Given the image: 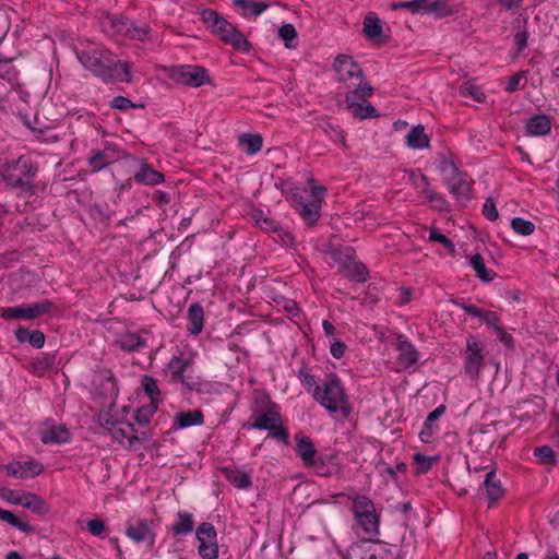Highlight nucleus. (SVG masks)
Wrapping results in <instances>:
<instances>
[{"label": "nucleus", "mask_w": 559, "mask_h": 559, "mask_svg": "<svg viewBox=\"0 0 559 559\" xmlns=\"http://www.w3.org/2000/svg\"><path fill=\"white\" fill-rule=\"evenodd\" d=\"M79 59L85 68L105 80L131 82L130 63H121L119 60H115L108 51H82Z\"/></svg>", "instance_id": "f257e3e1"}, {"label": "nucleus", "mask_w": 559, "mask_h": 559, "mask_svg": "<svg viewBox=\"0 0 559 559\" xmlns=\"http://www.w3.org/2000/svg\"><path fill=\"white\" fill-rule=\"evenodd\" d=\"M333 68L337 74V80L344 84L347 92L355 91L368 94L374 91L372 85L366 80L362 68L349 55H338L335 58Z\"/></svg>", "instance_id": "f03ea898"}, {"label": "nucleus", "mask_w": 559, "mask_h": 559, "mask_svg": "<svg viewBox=\"0 0 559 559\" xmlns=\"http://www.w3.org/2000/svg\"><path fill=\"white\" fill-rule=\"evenodd\" d=\"M313 396L329 412H340L343 418H347L350 415L352 408L341 381L336 376H330L323 383V389L320 385H316Z\"/></svg>", "instance_id": "7ed1b4c3"}, {"label": "nucleus", "mask_w": 559, "mask_h": 559, "mask_svg": "<svg viewBox=\"0 0 559 559\" xmlns=\"http://www.w3.org/2000/svg\"><path fill=\"white\" fill-rule=\"evenodd\" d=\"M353 511L366 534L377 535L379 533V518L374 504L369 498L365 496L355 497Z\"/></svg>", "instance_id": "20e7f679"}, {"label": "nucleus", "mask_w": 559, "mask_h": 559, "mask_svg": "<svg viewBox=\"0 0 559 559\" xmlns=\"http://www.w3.org/2000/svg\"><path fill=\"white\" fill-rule=\"evenodd\" d=\"M373 92L370 91L366 95L359 91L346 92L345 103L347 111L358 119L379 117L377 109L367 100L373 95Z\"/></svg>", "instance_id": "39448f33"}, {"label": "nucleus", "mask_w": 559, "mask_h": 559, "mask_svg": "<svg viewBox=\"0 0 559 559\" xmlns=\"http://www.w3.org/2000/svg\"><path fill=\"white\" fill-rule=\"evenodd\" d=\"M197 537L200 543L199 555L203 559H216L218 556V546L214 526L209 522L201 523L197 528Z\"/></svg>", "instance_id": "423d86ee"}, {"label": "nucleus", "mask_w": 559, "mask_h": 559, "mask_svg": "<svg viewBox=\"0 0 559 559\" xmlns=\"http://www.w3.org/2000/svg\"><path fill=\"white\" fill-rule=\"evenodd\" d=\"M483 350L484 345L481 342L476 336L471 335L466 342L464 369L472 379H476L479 376L480 367L484 362Z\"/></svg>", "instance_id": "0eeeda50"}, {"label": "nucleus", "mask_w": 559, "mask_h": 559, "mask_svg": "<svg viewBox=\"0 0 559 559\" xmlns=\"http://www.w3.org/2000/svg\"><path fill=\"white\" fill-rule=\"evenodd\" d=\"M308 183L311 187L312 200L308 203L301 202L300 215L308 224H314L320 217L321 204L323 197L326 192V188L323 186H317L314 178L310 177Z\"/></svg>", "instance_id": "6e6552de"}, {"label": "nucleus", "mask_w": 559, "mask_h": 559, "mask_svg": "<svg viewBox=\"0 0 559 559\" xmlns=\"http://www.w3.org/2000/svg\"><path fill=\"white\" fill-rule=\"evenodd\" d=\"M213 33L217 35L222 41L230 45L236 50L249 51L251 49V45L247 38L235 25L225 19L223 22H219V25Z\"/></svg>", "instance_id": "1a4fd4ad"}, {"label": "nucleus", "mask_w": 559, "mask_h": 559, "mask_svg": "<svg viewBox=\"0 0 559 559\" xmlns=\"http://www.w3.org/2000/svg\"><path fill=\"white\" fill-rule=\"evenodd\" d=\"M173 78L181 84L199 87L210 82L207 71L199 66H182L174 70Z\"/></svg>", "instance_id": "9d476101"}, {"label": "nucleus", "mask_w": 559, "mask_h": 559, "mask_svg": "<svg viewBox=\"0 0 559 559\" xmlns=\"http://www.w3.org/2000/svg\"><path fill=\"white\" fill-rule=\"evenodd\" d=\"M52 307V302L50 301H44V302H37L28 307H12L7 308L2 317L5 319H35L46 312H48Z\"/></svg>", "instance_id": "9b49d317"}, {"label": "nucleus", "mask_w": 559, "mask_h": 559, "mask_svg": "<svg viewBox=\"0 0 559 559\" xmlns=\"http://www.w3.org/2000/svg\"><path fill=\"white\" fill-rule=\"evenodd\" d=\"M15 168L26 169L24 176L20 177L15 176L13 173H10L5 177L7 182L13 188H21L25 192H33V185L31 179L34 176L35 171L33 170L32 166H28L26 160L19 158L15 164Z\"/></svg>", "instance_id": "f8f14e48"}, {"label": "nucleus", "mask_w": 559, "mask_h": 559, "mask_svg": "<svg viewBox=\"0 0 559 559\" xmlns=\"http://www.w3.org/2000/svg\"><path fill=\"white\" fill-rule=\"evenodd\" d=\"M448 186L455 198L471 200L472 186L466 179V174L462 173L459 168L454 169V174L448 180Z\"/></svg>", "instance_id": "ddd939ff"}, {"label": "nucleus", "mask_w": 559, "mask_h": 559, "mask_svg": "<svg viewBox=\"0 0 559 559\" xmlns=\"http://www.w3.org/2000/svg\"><path fill=\"white\" fill-rule=\"evenodd\" d=\"M5 471L9 475L19 477L22 479L35 477L43 473L44 466L40 463L29 462H13L5 465Z\"/></svg>", "instance_id": "4468645a"}, {"label": "nucleus", "mask_w": 559, "mask_h": 559, "mask_svg": "<svg viewBox=\"0 0 559 559\" xmlns=\"http://www.w3.org/2000/svg\"><path fill=\"white\" fill-rule=\"evenodd\" d=\"M254 421L252 428L260 430H273L282 425V417L277 411V406H271L264 412L253 415Z\"/></svg>", "instance_id": "2eb2a0df"}, {"label": "nucleus", "mask_w": 559, "mask_h": 559, "mask_svg": "<svg viewBox=\"0 0 559 559\" xmlns=\"http://www.w3.org/2000/svg\"><path fill=\"white\" fill-rule=\"evenodd\" d=\"M152 525V521L142 520L135 525L129 526L127 528V535L136 543L146 542L152 546L155 543V534Z\"/></svg>", "instance_id": "dca6fc26"}, {"label": "nucleus", "mask_w": 559, "mask_h": 559, "mask_svg": "<svg viewBox=\"0 0 559 559\" xmlns=\"http://www.w3.org/2000/svg\"><path fill=\"white\" fill-rule=\"evenodd\" d=\"M295 439L296 451L302 460L304 464L308 467L316 466L317 450L313 441L309 437L299 433L295 436Z\"/></svg>", "instance_id": "f3484780"}, {"label": "nucleus", "mask_w": 559, "mask_h": 559, "mask_svg": "<svg viewBox=\"0 0 559 559\" xmlns=\"http://www.w3.org/2000/svg\"><path fill=\"white\" fill-rule=\"evenodd\" d=\"M497 423L485 426L477 433L473 435L471 439V443L475 447L477 451H484L490 449L497 438Z\"/></svg>", "instance_id": "a211bd4d"}, {"label": "nucleus", "mask_w": 559, "mask_h": 559, "mask_svg": "<svg viewBox=\"0 0 559 559\" xmlns=\"http://www.w3.org/2000/svg\"><path fill=\"white\" fill-rule=\"evenodd\" d=\"M70 439V432L63 425L60 426H48L40 432V440L43 443H63Z\"/></svg>", "instance_id": "6ab92c4d"}, {"label": "nucleus", "mask_w": 559, "mask_h": 559, "mask_svg": "<svg viewBox=\"0 0 559 559\" xmlns=\"http://www.w3.org/2000/svg\"><path fill=\"white\" fill-rule=\"evenodd\" d=\"M397 350L400 353L399 364L404 368H409L418 360V352L414 345L406 340H402V336L399 337Z\"/></svg>", "instance_id": "aec40b11"}, {"label": "nucleus", "mask_w": 559, "mask_h": 559, "mask_svg": "<svg viewBox=\"0 0 559 559\" xmlns=\"http://www.w3.org/2000/svg\"><path fill=\"white\" fill-rule=\"evenodd\" d=\"M21 506L39 515H46L50 511L49 504L40 496L33 492L22 493Z\"/></svg>", "instance_id": "412c9836"}, {"label": "nucleus", "mask_w": 559, "mask_h": 559, "mask_svg": "<svg viewBox=\"0 0 559 559\" xmlns=\"http://www.w3.org/2000/svg\"><path fill=\"white\" fill-rule=\"evenodd\" d=\"M93 383L99 389L102 395H110L116 391L114 376L109 369H99L96 371Z\"/></svg>", "instance_id": "4be33fe9"}, {"label": "nucleus", "mask_w": 559, "mask_h": 559, "mask_svg": "<svg viewBox=\"0 0 559 559\" xmlns=\"http://www.w3.org/2000/svg\"><path fill=\"white\" fill-rule=\"evenodd\" d=\"M526 132L531 135H545L551 129V122L548 116L537 115L532 117L526 123Z\"/></svg>", "instance_id": "5701e85b"}, {"label": "nucleus", "mask_w": 559, "mask_h": 559, "mask_svg": "<svg viewBox=\"0 0 559 559\" xmlns=\"http://www.w3.org/2000/svg\"><path fill=\"white\" fill-rule=\"evenodd\" d=\"M188 331L191 334L198 335L201 333L204 322V311L199 304H193L190 306L188 311Z\"/></svg>", "instance_id": "b1692460"}, {"label": "nucleus", "mask_w": 559, "mask_h": 559, "mask_svg": "<svg viewBox=\"0 0 559 559\" xmlns=\"http://www.w3.org/2000/svg\"><path fill=\"white\" fill-rule=\"evenodd\" d=\"M484 484L490 503L499 500L503 496L504 490L501 486L500 479L497 477L496 471L487 473Z\"/></svg>", "instance_id": "393cba45"}, {"label": "nucleus", "mask_w": 559, "mask_h": 559, "mask_svg": "<svg viewBox=\"0 0 559 559\" xmlns=\"http://www.w3.org/2000/svg\"><path fill=\"white\" fill-rule=\"evenodd\" d=\"M408 146L413 148H428L430 146L429 136L425 133L421 124L414 127L406 136Z\"/></svg>", "instance_id": "a878e982"}, {"label": "nucleus", "mask_w": 559, "mask_h": 559, "mask_svg": "<svg viewBox=\"0 0 559 559\" xmlns=\"http://www.w3.org/2000/svg\"><path fill=\"white\" fill-rule=\"evenodd\" d=\"M134 179L145 185H158L164 181V176L159 171L153 169L150 165L143 164L135 174Z\"/></svg>", "instance_id": "bb28decb"}, {"label": "nucleus", "mask_w": 559, "mask_h": 559, "mask_svg": "<svg viewBox=\"0 0 559 559\" xmlns=\"http://www.w3.org/2000/svg\"><path fill=\"white\" fill-rule=\"evenodd\" d=\"M239 144L246 147L249 155L258 153L263 145V139L258 133H242L238 138Z\"/></svg>", "instance_id": "cd10ccee"}, {"label": "nucleus", "mask_w": 559, "mask_h": 559, "mask_svg": "<svg viewBox=\"0 0 559 559\" xmlns=\"http://www.w3.org/2000/svg\"><path fill=\"white\" fill-rule=\"evenodd\" d=\"M234 4L242 9L243 14L258 16L269 8V3L255 0H234Z\"/></svg>", "instance_id": "c85d7f7f"}, {"label": "nucleus", "mask_w": 559, "mask_h": 559, "mask_svg": "<svg viewBox=\"0 0 559 559\" xmlns=\"http://www.w3.org/2000/svg\"><path fill=\"white\" fill-rule=\"evenodd\" d=\"M382 25L378 16L368 14L364 20V34L371 40H376L381 36Z\"/></svg>", "instance_id": "c756f323"}, {"label": "nucleus", "mask_w": 559, "mask_h": 559, "mask_svg": "<svg viewBox=\"0 0 559 559\" xmlns=\"http://www.w3.org/2000/svg\"><path fill=\"white\" fill-rule=\"evenodd\" d=\"M203 423V413L199 409L191 412H181L176 416V424L180 428L201 425Z\"/></svg>", "instance_id": "7c9ffc66"}, {"label": "nucleus", "mask_w": 559, "mask_h": 559, "mask_svg": "<svg viewBox=\"0 0 559 559\" xmlns=\"http://www.w3.org/2000/svg\"><path fill=\"white\" fill-rule=\"evenodd\" d=\"M133 432L134 427L132 424L116 425L112 428V436L120 442H122L124 438L128 439L129 445L140 441L139 437H136Z\"/></svg>", "instance_id": "2f4dec72"}, {"label": "nucleus", "mask_w": 559, "mask_h": 559, "mask_svg": "<svg viewBox=\"0 0 559 559\" xmlns=\"http://www.w3.org/2000/svg\"><path fill=\"white\" fill-rule=\"evenodd\" d=\"M0 520L11 524L14 527H17L19 530L26 534H31L34 532V527L29 523L21 521L11 511L0 509Z\"/></svg>", "instance_id": "473e14b6"}, {"label": "nucleus", "mask_w": 559, "mask_h": 559, "mask_svg": "<svg viewBox=\"0 0 559 559\" xmlns=\"http://www.w3.org/2000/svg\"><path fill=\"white\" fill-rule=\"evenodd\" d=\"M123 350L133 352L144 346L145 342L135 333H124L117 341Z\"/></svg>", "instance_id": "72a5a7b5"}, {"label": "nucleus", "mask_w": 559, "mask_h": 559, "mask_svg": "<svg viewBox=\"0 0 559 559\" xmlns=\"http://www.w3.org/2000/svg\"><path fill=\"white\" fill-rule=\"evenodd\" d=\"M348 266L349 267L346 269L345 272H346V276L349 280L361 282V283H365L367 281L369 272H368L367 266L364 263L352 260V262Z\"/></svg>", "instance_id": "f704fd0d"}, {"label": "nucleus", "mask_w": 559, "mask_h": 559, "mask_svg": "<svg viewBox=\"0 0 559 559\" xmlns=\"http://www.w3.org/2000/svg\"><path fill=\"white\" fill-rule=\"evenodd\" d=\"M424 10L428 13H433L437 16H449L453 13V10L447 0H437L430 2L426 0Z\"/></svg>", "instance_id": "c9c22d12"}, {"label": "nucleus", "mask_w": 559, "mask_h": 559, "mask_svg": "<svg viewBox=\"0 0 559 559\" xmlns=\"http://www.w3.org/2000/svg\"><path fill=\"white\" fill-rule=\"evenodd\" d=\"M193 519L190 513L179 512L178 521L173 525V533L175 535L190 533L193 528Z\"/></svg>", "instance_id": "e433bc0d"}, {"label": "nucleus", "mask_w": 559, "mask_h": 559, "mask_svg": "<svg viewBox=\"0 0 559 559\" xmlns=\"http://www.w3.org/2000/svg\"><path fill=\"white\" fill-rule=\"evenodd\" d=\"M420 181L423 186V194L430 201V202H437V207L440 211L447 210V202L443 198H441L438 193H436L433 190L429 189V179L426 175L420 176Z\"/></svg>", "instance_id": "4c0bfd02"}, {"label": "nucleus", "mask_w": 559, "mask_h": 559, "mask_svg": "<svg viewBox=\"0 0 559 559\" xmlns=\"http://www.w3.org/2000/svg\"><path fill=\"white\" fill-rule=\"evenodd\" d=\"M142 385H143L145 393L147 394V396L151 400L150 403H154V404H156V406H158L160 392H159V389L157 386L155 379H153L150 376H144L142 379Z\"/></svg>", "instance_id": "58836bf2"}, {"label": "nucleus", "mask_w": 559, "mask_h": 559, "mask_svg": "<svg viewBox=\"0 0 559 559\" xmlns=\"http://www.w3.org/2000/svg\"><path fill=\"white\" fill-rule=\"evenodd\" d=\"M471 264L473 269L475 270L477 276L484 281V282H490L492 280V276L490 275V272L487 270L484 258L480 253H475L471 259Z\"/></svg>", "instance_id": "ea45409f"}, {"label": "nucleus", "mask_w": 559, "mask_h": 559, "mask_svg": "<svg viewBox=\"0 0 559 559\" xmlns=\"http://www.w3.org/2000/svg\"><path fill=\"white\" fill-rule=\"evenodd\" d=\"M460 93L463 96H471L474 100L478 103H484L486 99V96L481 88L477 85H475L472 81L465 82L460 86Z\"/></svg>", "instance_id": "a19ab883"}, {"label": "nucleus", "mask_w": 559, "mask_h": 559, "mask_svg": "<svg viewBox=\"0 0 559 559\" xmlns=\"http://www.w3.org/2000/svg\"><path fill=\"white\" fill-rule=\"evenodd\" d=\"M438 461V456H426L421 453L414 455V462L416 464V474H423L428 472L432 464Z\"/></svg>", "instance_id": "79ce46f5"}, {"label": "nucleus", "mask_w": 559, "mask_h": 559, "mask_svg": "<svg viewBox=\"0 0 559 559\" xmlns=\"http://www.w3.org/2000/svg\"><path fill=\"white\" fill-rule=\"evenodd\" d=\"M110 163L111 158H109L108 154L100 151L95 152L88 159V164L93 171H99Z\"/></svg>", "instance_id": "37998d69"}, {"label": "nucleus", "mask_w": 559, "mask_h": 559, "mask_svg": "<svg viewBox=\"0 0 559 559\" xmlns=\"http://www.w3.org/2000/svg\"><path fill=\"white\" fill-rule=\"evenodd\" d=\"M511 227L516 234L522 236H528L535 230V225L532 222L525 221L521 217L513 218Z\"/></svg>", "instance_id": "c03bdc74"}, {"label": "nucleus", "mask_w": 559, "mask_h": 559, "mask_svg": "<svg viewBox=\"0 0 559 559\" xmlns=\"http://www.w3.org/2000/svg\"><path fill=\"white\" fill-rule=\"evenodd\" d=\"M190 365L189 360H185L181 357H174L169 362V368L175 379L183 382V371Z\"/></svg>", "instance_id": "a18cd8bd"}, {"label": "nucleus", "mask_w": 559, "mask_h": 559, "mask_svg": "<svg viewBox=\"0 0 559 559\" xmlns=\"http://www.w3.org/2000/svg\"><path fill=\"white\" fill-rule=\"evenodd\" d=\"M201 19L209 27L212 28V32H214L219 25V22H223L224 20V17L219 16V14L212 9H204L201 12Z\"/></svg>", "instance_id": "49530a36"}, {"label": "nucleus", "mask_w": 559, "mask_h": 559, "mask_svg": "<svg viewBox=\"0 0 559 559\" xmlns=\"http://www.w3.org/2000/svg\"><path fill=\"white\" fill-rule=\"evenodd\" d=\"M278 35L284 40L286 48L292 49L295 47L290 44L297 37V32L293 24H284L281 26Z\"/></svg>", "instance_id": "de8ad7c7"}, {"label": "nucleus", "mask_w": 559, "mask_h": 559, "mask_svg": "<svg viewBox=\"0 0 559 559\" xmlns=\"http://www.w3.org/2000/svg\"><path fill=\"white\" fill-rule=\"evenodd\" d=\"M426 5V0H412V1H402V2H393L391 4L392 10L397 9H408L413 13H418L424 10Z\"/></svg>", "instance_id": "09e8293b"}, {"label": "nucleus", "mask_w": 559, "mask_h": 559, "mask_svg": "<svg viewBox=\"0 0 559 559\" xmlns=\"http://www.w3.org/2000/svg\"><path fill=\"white\" fill-rule=\"evenodd\" d=\"M157 407L156 404L150 403L147 406L139 408L135 414V420L140 425L148 424L151 416L156 412Z\"/></svg>", "instance_id": "8fccbe9b"}, {"label": "nucleus", "mask_w": 559, "mask_h": 559, "mask_svg": "<svg viewBox=\"0 0 559 559\" xmlns=\"http://www.w3.org/2000/svg\"><path fill=\"white\" fill-rule=\"evenodd\" d=\"M429 240L440 242L448 249V251L451 254L455 253L454 243L448 237H445L443 234L439 233L435 228L430 229Z\"/></svg>", "instance_id": "3c124183"}, {"label": "nucleus", "mask_w": 559, "mask_h": 559, "mask_svg": "<svg viewBox=\"0 0 559 559\" xmlns=\"http://www.w3.org/2000/svg\"><path fill=\"white\" fill-rule=\"evenodd\" d=\"M228 480L237 488H248L251 485L250 477L245 473L229 472L227 474Z\"/></svg>", "instance_id": "603ef678"}, {"label": "nucleus", "mask_w": 559, "mask_h": 559, "mask_svg": "<svg viewBox=\"0 0 559 559\" xmlns=\"http://www.w3.org/2000/svg\"><path fill=\"white\" fill-rule=\"evenodd\" d=\"M535 455L539 457L544 463L555 465L556 455L554 450L548 445L536 448L534 451Z\"/></svg>", "instance_id": "864d4df0"}, {"label": "nucleus", "mask_w": 559, "mask_h": 559, "mask_svg": "<svg viewBox=\"0 0 559 559\" xmlns=\"http://www.w3.org/2000/svg\"><path fill=\"white\" fill-rule=\"evenodd\" d=\"M52 359L50 357L36 358L32 361V371L37 374H43L49 370L52 366Z\"/></svg>", "instance_id": "5fc2aeb1"}, {"label": "nucleus", "mask_w": 559, "mask_h": 559, "mask_svg": "<svg viewBox=\"0 0 559 559\" xmlns=\"http://www.w3.org/2000/svg\"><path fill=\"white\" fill-rule=\"evenodd\" d=\"M271 406H276V404H274L270 400L269 395L263 394V393H257L255 400H254L253 415L258 414L260 412H264V411H266V408H269Z\"/></svg>", "instance_id": "6e6d98bb"}, {"label": "nucleus", "mask_w": 559, "mask_h": 559, "mask_svg": "<svg viewBox=\"0 0 559 559\" xmlns=\"http://www.w3.org/2000/svg\"><path fill=\"white\" fill-rule=\"evenodd\" d=\"M131 22L128 19L124 17H118L111 20V27L114 31L119 34L127 36L130 31Z\"/></svg>", "instance_id": "4d7b16f0"}, {"label": "nucleus", "mask_w": 559, "mask_h": 559, "mask_svg": "<svg viewBox=\"0 0 559 559\" xmlns=\"http://www.w3.org/2000/svg\"><path fill=\"white\" fill-rule=\"evenodd\" d=\"M331 255H332V259L340 265V267L345 271L346 269H348L350 262H352V257L345 252H343L342 250H333L331 252Z\"/></svg>", "instance_id": "13d9d810"}, {"label": "nucleus", "mask_w": 559, "mask_h": 559, "mask_svg": "<svg viewBox=\"0 0 559 559\" xmlns=\"http://www.w3.org/2000/svg\"><path fill=\"white\" fill-rule=\"evenodd\" d=\"M483 214L489 219V221H496L499 216V213L497 211L495 201L491 197L487 198L484 206H483Z\"/></svg>", "instance_id": "bf43d9fd"}, {"label": "nucleus", "mask_w": 559, "mask_h": 559, "mask_svg": "<svg viewBox=\"0 0 559 559\" xmlns=\"http://www.w3.org/2000/svg\"><path fill=\"white\" fill-rule=\"evenodd\" d=\"M0 498H2L3 500H5L10 503L21 506L22 493H20L19 491H15L13 489H9V488L4 487L3 490H0Z\"/></svg>", "instance_id": "052dcab7"}, {"label": "nucleus", "mask_w": 559, "mask_h": 559, "mask_svg": "<svg viewBox=\"0 0 559 559\" xmlns=\"http://www.w3.org/2000/svg\"><path fill=\"white\" fill-rule=\"evenodd\" d=\"M111 108L119 109V110H127L129 108L136 107L135 104H133L129 98L123 96H116L111 103Z\"/></svg>", "instance_id": "680f3d73"}, {"label": "nucleus", "mask_w": 559, "mask_h": 559, "mask_svg": "<svg viewBox=\"0 0 559 559\" xmlns=\"http://www.w3.org/2000/svg\"><path fill=\"white\" fill-rule=\"evenodd\" d=\"M493 332L498 336V338L508 347H513V337L507 333L502 325H498L493 329Z\"/></svg>", "instance_id": "e2e57ef3"}, {"label": "nucleus", "mask_w": 559, "mask_h": 559, "mask_svg": "<svg viewBox=\"0 0 559 559\" xmlns=\"http://www.w3.org/2000/svg\"><path fill=\"white\" fill-rule=\"evenodd\" d=\"M522 80L526 81L525 73L523 71L514 73L508 82L507 91L510 93L515 92Z\"/></svg>", "instance_id": "0e129e2a"}, {"label": "nucleus", "mask_w": 559, "mask_h": 559, "mask_svg": "<svg viewBox=\"0 0 559 559\" xmlns=\"http://www.w3.org/2000/svg\"><path fill=\"white\" fill-rule=\"evenodd\" d=\"M87 528L94 536H99L105 531V524L98 519H93L87 522Z\"/></svg>", "instance_id": "69168bd1"}, {"label": "nucleus", "mask_w": 559, "mask_h": 559, "mask_svg": "<svg viewBox=\"0 0 559 559\" xmlns=\"http://www.w3.org/2000/svg\"><path fill=\"white\" fill-rule=\"evenodd\" d=\"M147 34H148V28L138 27V26H134L133 24H131L129 34L127 36L132 39L144 40Z\"/></svg>", "instance_id": "338daca9"}, {"label": "nucleus", "mask_w": 559, "mask_h": 559, "mask_svg": "<svg viewBox=\"0 0 559 559\" xmlns=\"http://www.w3.org/2000/svg\"><path fill=\"white\" fill-rule=\"evenodd\" d=\"M28 342L36 348H41L45 344V335L40 331H33L28 336Z\"/></svg>", "instance_id": "774afa93"}]
</instances>
